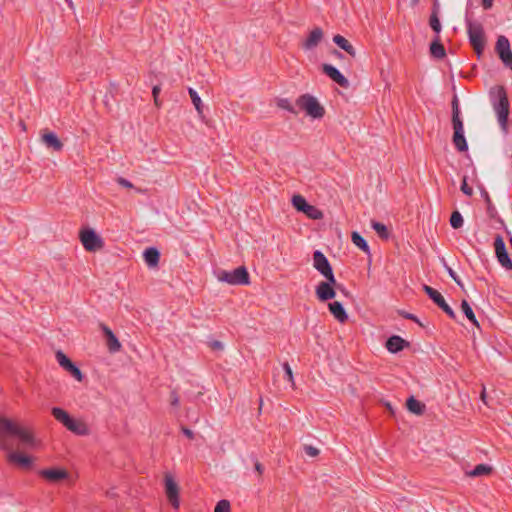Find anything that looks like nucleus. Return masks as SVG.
Here are the masks:
<instances>
[{"label": "nucleus", "instance_id": "1", "mask_svg": "<svg viewBox=\"0 0 512 512\" xmlns=\"http://www.w3.org/2000/svg\"><path fill=\"white\" fill-rule=\"evenodd\" d=\"M8 437H16L20 443L27 447H34L37 441L32 431L21 422L0 414V449L6 452L7 461L20 468L28 469L32 465V458L24 453L14 450Z\"/></svg>", "mask_w": 512, "mask_h": 512}, {"label": "nucleus", "instance_id": "2", "mask_svg": "<svg viewBox=\"0 0 512 512\" xmlns=\"http://www.w3.org/2000/svg\"><path fill=\"white\" fill-rule=\"evenodd\" d=\"M52 415L72 433L81 436L89 434V428L86 423L80 419L72 418L65 410L54 407Z\"/></svg>", "mask_w": 512, "mask_h": 512}, {"label": "nucleus", "instance_id": "3", "mask_svg": "<svg viewBox=\"0 0 512 512\" xmlns=\"http://www.w3.org/2000/svg\"><path fill=\"white\" fill-rule=\"evenodd\" d=\"M218 281L229 285H247L249 284V274L245 267H238L233 271L218 270L215 272Z\"/></svg>", "mask_w": 512, "mask_h": 512}, {"label": "nucleus", "instance_id": "4", "mask_svg": "<svg viewBox=\"0 0 512 512\" xmlns=\"http://www.w3.org/2000/svg\"><path fill=\"white\" fill-rule=\"evenodd\" d=\"M498 102L493 104V109L497 115L501 128L507 130V121L509 116V101L506 91L503 87L497 88Z\"/></svg>", "mask_w": 512, "mask_h": 512}, {"label": "nucleus", "instance_id": "5", "mask_svg": "<svg viewBox=\"0 0 512 512\" xmlns=\"http://www.w3.org/2000/svg\"><path fill=\"white\" fill-rule=\"evenodd\" d=\"M467 32L470 43L474 50L478 54H481L486 44L484 29L482 25L478 22L467 20Z\"/></svg>", "mask_w": 512, "mask_h": 512}, {"label": "nucleus", "instance_id": "6", "mask_svg": "<svg viewBox=\"0 0 512 512\" xmlns=\"http://www.w3.org/2000/svg\"><path fill=\"white\" fill-rule=\"evenodd\" d=\"M297 105L313 118H321L324 115V108L317 99L311 95L305 94L298 98Z\"/></svg>", "mask_w": 512, "mask_h": 512}, {"label": "nucleus", "instance_id": "7", "mask_svg": "<svg viewBox=\"0 0 512 512\" xmlns=\"http://www.w3.org/2000/svg\"><path fill=\"white\" fill-rule=\"evenodd\" d=\"M452 123L454 129L453 143L458 151L465 152L468 150V145L464 136V125L460 117H458L457 111L452 116Z\"/></svg>", "mask_w": 512, "mask_h": 512}, {"label": "nucleus", "instance_id": "8", "mask_svg": "<svg viewBox=\"0 0 512 512\" xmlns=\"http://www.w3.org/2000/svg\"><path fill=\"white\" fill-rule=\"evenodd\" d=\"M313 266L318 270L326 280L331 283H336L332 268L325 255L320 251H315L313 254Z\"/></svg>", "mask_w": 512, "mask_h": 512}, {"label": "nucleus", "instance_id": "9", "mask_svg": "<svg viewBox=\"0 0 512 512\" xmlns=\"http://www.w3.org/2000/svg\"><path fill=\"white\" fill-rule=\"evenodd\" d=\"M39 475L52 484H59L70 479V473L60 467H51L39 471Z\"/></svg>", "mask_w": 512, "mask_h": 512}, {"label": "nucleus", "instance_id": "10", "mask_svg": "<svg viewBox=\"0 0 512 512\" xmlns=\"http://www.w3.org/2000/svg\"><path fill=\"white\" fill-rule=\"evenodd\" d=\"M293 206L298 210L306 214L311 219H321L323 214L315 206L308 204L305 198L301 195H294L292 198Z\"/></svg>", "mask_w": 512, "mask_h": 512}, {"label": "nucleus", "instance_id": "11", "mask_svg": "<svg viewBox=\"0 0 512 512\" xmlns=\"http://www.w3.org/2000/svg\"><path fill=\"white\" fill-rule=\"evenodd\" d=\"M80 239L87 251L94 252L100 250L103 246L102 239L92 229L83 230L80 233Z\"/></svg>", "mask_w": 512, "mask_h": 512}, {"label": "nucleus", "instance_id": "12", "mask_svg": "<svg viewBox=\"0 0 512 512\" xmlns=\"http://www.w3.org/2000/svg\"><path fill=\"white\" fill-rule=\"evenodd\" d=\"M495 49L502 62L512 70V51L508 38L503 35L499 36Z\"/></svg>", "mask_w": 512, "mask_h": 512}, {"label": "nucleus", "instance_id": "13", "mask_svg": "<svg viewBox=\"0 0 512 512\" xmlns=\"http://www.w3.org/2000/svg\"><path fill=\"white\" fill-rule=\"evenodd\" d=\"M165 492L168 498V501L175 508H179V487L175 482L173 477L170 474H165Z\"/></svg>", "mask_w": 512, "mask_h": 512}, {"label": "nucleus", "instance_id": "14", "mask_svg": "<svg viewBox=\"0 0 512 512\" xmlns=\"http://www.w3.org/2000/svg\"><path fill=\"white\" fill-rule=\"evenodd\" d=\"M495 253L499 263L506 269L512 270V261L506 250L504 240L501 236H497L494 243Z\"/></svg>", "mask_w": 512, "mask_h": 512}, {"label": "nucleus", "instance_id": "15", "mask_svg": "<svg viewBox=\"0 0 512 512\" xmlns=\"http://www.w3.org/2000/svg\"><path fill=\"white\" fill-rule=\"evenodd\" d=\"M56 359L59 365L70 373L77 381H82V373L78 367H76L72 361L61 351L56 353Z\"/></svg>", "mask_w": 512, "mask_h": 512}, {"label": "nucleus", "instance_id": "16", "mask_svg": "<svg viewBox=\"0 0 512 512\" xmlns=\"http://www.w3.org/2000/svg\"><path fill=\"white\" fill-rule=\"evenodd\" d=\"M336 283H331L329 280L322 281L318 284L316 288V296L320 301H326L335 297L336 293L334 290V286Z\"/></svg>", "mask_w": 512, "mask_h": 512}, {"label": "nucleus", "instance_id": "17", "mask_svg": "<svg viewBox=\"0 0 512 512\" xmlns=\"http://www.w3.org/2000/svg\"><path fill=\"white\" fill-rule=\"evenodd\" d=\"M323 71L341 87L347 88L349 86V81L334 66L330 64H324Z\"/></svg>", "mask_w": 512, "mask_h": 512}, {"label": "nucleus", "instance_id": "18", "mask_svg": "<svg viewBox=\"0 0 512 512\" xmlns=\"http://www.w3.org/2000/svg\"><path fill=\"white\" fill-rule=\"evenodd\" d=\"M323 31L319 27L314 28L307 39L303 42L302 46L306 50L314 49L322 40Z\"/></svg>", "mask_w": 512, "mask_h": 512}, {"label": "nucleus", "instance_id": "19", "mask_svg": "<svg viewBox=\"0 0 512 512\" xmlns=\"http://www.w3.org/2000/svg\"><path fill=\"white\" fill-rule=\"evenodd\" d=\"M41 140L47 148L53 149L55 151H59L63 147L62 142L59 140L56 134L50 131H45L42 134Z\"/></svg>", "mask_w": 512, "mask_h": 512}, {"label": "nucleus", "instance_id": "20", "mask_svg": "<svg viewBox=\"0 0 512 512\" xmlns=\"http://www.w3.org/2000/svg\"><path fill=\"white\" fill-rule=\"evenodd\" d=\"M102 330L106 337V344L110 352L115 353L121 349V344L112 332L110 328L105 325H102Z\"/></svg>", "mask_w": 512, "mask_h": 512}, {"label": "nucleus", "instance_id": "21", "mask_svg": "<svg viewBox=\"0 0 512 512\" xmlns=\"http://www.w3.org/2000/svg\"><path fill=\"white\" fill-rule=\"evenodd\" d=\"M330 312L332 315L340 322H344L347 320L348 316L343 308L342 304L338 301L329 303L328 305Z\"/></svg>", "mask_w": 512, "mask_h": 512}, {"label": "nucleus", "instance_id": "22", "mask_svg": "<svg viewBox=\"0 0 512 512\" xmlns=\"http://www.w3.org/2000/svg\"><path fill=\"white\" fill-rule=\"evenodd\" d=\"M406 344V341L400 336H392L387 340L386 348L391 353H397L401 351Z\"/></svg>", "mask_w": 512, "mask_h": 512}, {"label": "nucleus", "instance_id": "23", "mask_svg": "<svg viewBox=\"0 0 512 512\" xmlns=\"http://www.w3.org/2000/svg\"><path fill=\"white\" fill-rule=\"evenodd\" d=\"M333 41L334 43L339 46L341 49H343L344 51H346L349 55H351L352 57H354L356 55V51L354 49V47L351 45V43L345 39L343 36L341 35H335L333 37Z\"/></svg>", "mask_w": 512, "mask_h": 512}, {"label": "nucleus", "instance_id": "24", "mask_svg": "<svg viewBox=\"0 0 512 512\" xmlns=\"http://www.w3.org/2000/svg\"><path fill=\"white\" fill-rule=\"evenodd\" d=\"M144 260L146 262V264L150 267H155L157 266L158 262H159V257H160V254H159V251L156 249V248H148L144 251Z\"/></svg>", "mask_w": 512, "mask_h": 512}, {"label": "nucleus", "instance_id": "25", "mask_svg": "<svg viewBox=\"0 0 512 512\" xmlns=\"http://www.w3.org/2000/svg\"><path fill=\"white\" fill-rule=\"evenodd\" d=\"M433 302L438 305L449 317L455 318V313L452 310V308L446 303L444 297L441 295L440 292H437V294L431 298Z\"/></svg>", "mask_w": 512, "mask_h": 512}, {"label": "nucleus", "instance_id": "26", "mask_svg": "<svg viewBox=\"0 0 512 512\" xmlns=\"http://www.w3.org/2000/svg\"><path fill=\"white\" fill-rule=\"evenodd\" d=\"M406 405L407 409L416 415H421L425 408V405L420 401L416 400L414 397H410L407 400Z\"/></svg>", "mask_w": 512, "mask_h": 512}, {"label": "nucleus", "instance_id": "27", "mask_svg": "<svg viewBox=\"0 0 512 512\" xmlns=\"http://www.w3.org/2000/svg\"><path fill=\"white\" fill-rule=\"evenodd\" d=\"M351 239L353 244L357 246L359 249H361L363 252H370L367 242L358 232H352Z\"/></svg>", "mask_w": 512, "mask_h": 512}, {"label": "nucleus", "instance_id": "28", "mask_svg": "<svg viewBox=\"0 0 512 512\" xmlns=\"http://www.w3.org/2000/svg\"><path fill=\"white\" fill-rule=\"evenodd\" d=\"M430 52L436 58H442L445 56L444 46L439 42L438 39L432 42L430 46Z\"/></svg>", "mask_w": 512, "mask_h": 512}, {"label": "nucleus", "instance_id": "29", "mask_svg": "<svg viewBox=\"0 0 512 512\" xmlns=\"http://www.w3.org/2000/svg\"><path fill=\"white\" fill-rule=\"evenodd\" d=\"M371 226L382 239H387L389 237V230L384 224L372 221Z\"/></svg>", "mask_w": 512, "mask_h": 512}, {"label": "nucleus", "instance_id": "30", "mask_svg": "<svg viewBox=\"0 0 512 512\" xmlns=\"http://www.w3.org/2000/svg\"><path fill=\"white\" fill-rule=\"evenodd\" d=\"M461 309L463 313L466 315V317L475 325L478 326V322L476 320L475 314L471 308V306L468 304L466 300H463L461 303Z\"/></svg>", "mask_w": 512, "mask_h": 512}, {"label": "nucleus", "instance_id": "31", "mask_svg": "<svg viewBox=\"0 0 512 512\" xmlns=\"http://www.w3.org/2000/svg\"><path fill=\"white\" fill-rule=\"evenodd\" d=\"M491 472V467L485 464L477 465L472 471L468 473L469 476L478 477L488 475Z\"/></svg>", "mask_w": 512, "mask_h": 512}, {"label": "nucleus", "instance_id": "32", "mask_svg": "<svg viewBox=\"0 0 512 512\" xmlns=\"http://www.w3.org/2000/svg\"><path fill=\"white\" fill-rule=\"evenodd\" d=\"M188 92L191 97L192 103L195 106V109L197 110L198 114L201 115L203 112L201 98L199 97L198 93L193 88H189Z\"/></svg>", "mask_w": 512, "mask_h": 512}, {"label": "nucleus", "instance_id": "33", "mask_svg": "<svg viewBox=\"0 0 512 512\" xmlns=\"http://www.w3.org/2000/svg\"><path fill=\"white\" fill-rule=\"evenodd\" d=\"M464 220L459 211H454L450 218V224L454 229H459L463 226Z\"/></svg>", "mask_w": 512, "mask_h": 512}, {"label": "nucleus", "instance_id": "34", "mask_svg": "<svg viewBox=\"0 0 512 512\" xmlns=\"http://www.w3.org/2000/svg\"><path fill=\"white\" fill-rule=\"evenodd\" d=\"M430 26L436 33L441 31V24L435 12L430 17Z\"/></svg>", "mask_w": 512, "mask_h": 512}, {"label": "nucleus", "instance_id": "35", "mask_svg": "<svg viewBox=\"0 0 512 512\" xmlns=\"http://www.w3.org/2000/svg\"><path fill=\"white\" fill-rule=\"evenodd\" d=\"M214 512H230V503L228 500H221L217 503Z\"/></svg>", "mask_w": 512, "mask_h": 512}, {"label": "nucleus", "instance_id": "36", "mask_svg": "<svg viewBox=\"0 0 512 512\" xmlns=\"http://www.w3.org/2000/svg\"><path fill=\"white\" fill-rule=\"evenodd\" d=\"M283 368L287 381L290 382L292 386H294L293 372L290 365L288 363H284Z\"/></svg>", "mask_w": 512, "mask_h": 512}, {"label": "nucleus", "instance_id": "37", "mask_svg": "<svg viewBox=\"0 0 512 512\" xmlns=\"http://www.w3.org/2000/svg\"><path fill=\"white\" fill-rule=\"evenodd\" d=\"M304 451L310 457H316L319 454V449H317L316 447H313L311 445H305Z\"/></svg>", "mask_w": 512, "mask_h": 512}, {"label": "nucleus", "instance_id": "38", "mask_svg": "<svg viewBox=\"0 0 512 512\" xmlns=\"http://www.w3.org/2000/svg\"><path fill=\"white\" fill-rule=\"evenodd\" d=\"M461 191L467 196H471L473 194V190L471 187L468 186L466 178H464L462 181Z\"/></svg>", "mask_w": 512, "mask_h": 512}, {"label": "nucleus", "instance_id": "39", "mask_svg": "<svg viewBox=\"0 0 512 512\" xmlns=\"http://www.w3.org/2000/svg\"><path fill=\"white\" fill-rule=\"evenodd\" d=\"M423 289H424V291L427 293V295L430 298L434 297L437 294V292H438L437 290H435L434 288H432V287H430L428 285H424Z\"/></svg>", "mask_w": 512, "mask_h": 512}, {"label": "nucleus", "instance_id": "40", "mask_svg": "<svg viewBox=\"0 0 512 512\" xmlns=\"http://www.w3.org/2000/svg\"><path fill=\"white\" fill-rule=\"evenodd\" d=\"M117 182H118L121 186L126 187V188H132V187H133V185H132V183H131V182H129L128 180H126V179H124V178H121V177L117 179Z\"/></svg>", "mask_w": 512, "mask_h": 512}, {"label": "nucleus", "instance_id": "41", "mask_svg": "<svg viewBox=\"0 0 512 512\" xmlns=\"http://www.w3.org/2000/svg\"><path fill=\"white\" fill-rule=\"evenodd\" d=\"M160 93V87L159 86H154L153 87V90H152V94H153V97H154V102L155 104L158 106L159 103H158V95Z\"/></svg>", "mask_w": 512, "mask_h": 512}, {"label": "nucleus", "instance_id": "42", "mask_svg": "<svg viewBox=\"0 0 512 512\" xmlns=\"http://www.w3.org/2000/svg\"><path fill=\"white\" fill-rule=\"evenodd\" d=\"M448 273L449 275L454 279V281L458 284V285H461V282L459 281V279L457 278L455 272L451 269V268H448Z\"/></svg>", "mask_w": 512, "mask_h": 512}, {"label": "nucleus", "instance_id": "43", "mask_svg": "<svg viewBox=\"0 0 512 512\" xmlns=\"http://www.w3.org/2000/svg\"><path fill=\"white\" fill-rule=\"evenodd\" d=\"M482 5L485 9H490L493 5V0H482Z\"/></svg>", "mask_w": 512, "mask_h": 512}, {"label": "nucleus", "instance_id": "44", "mask_svg": "<svg viewBox=\"0 0 512 512\" xmlns=\"http://www.w3.org/2000/svg\"><path fill=\"white\" fill-rule=\"evenodd\" d=\"M171 404L177 406L179 404V398L175 393L171 394Z\"/></svg>", "mask_w": 512, "mask_h": 512}, {"label": "nucleus", "instance_id": "45", "mask_svg": "<svg viewBox=\"0 0 512 512\" xmlns=\"http://www.w3.org/2000/svg\"><path fill=\"white\" fill-rule=\"evenodd\" d=\"M182 431H183V433H184L187 437H189V438H192V437H193V432H192L190 429H188V428H182Z\"/></svg>", "mask_w": 512, "mask_h": 512}, {"label": "nucleus", "instance_id": "46", "mask_svg": "<svg viewBox=\"0 0 512 512\" xmlns=\"http://www.w3.org/2000/svg\"><path fill=\"white\" fill-rule=\"evenodd\" d=\"M455 111H457L458 115L460 114L457 99H454L453 101V115H455Z\"/></svg>", "mask_w": 512, "mask_h": 512}, {"label": "nucleus", "instance_id": "47", "mask_svg": "<svg viewBox=\"0 0 512 512\" xmlns=\"http://www.w3.org/2000/svg\"><path fill=\"white\" fill-rule=\"evenodd\" d=\"M480 398H481V400L483 401V403H484V404H488V403H487V400H486V391H485V388H484V387H483V389H482V392H481Z\"/></svg>", "mask_w": 512, "mask_h": 512}, {"label": "nucleus", "instance_id": "48", "mask_svg": "<svg viewBox=\"0 0 512 512\" xmlns=\"http://www.w3.org/2000/svg\"><path fill=\"white\" fill-rule=\"evenodd\" d=\"M255 469L259 474L263 472V466L259 462H256Z\"/></svg>", "mask_w": 512, "mask_h": 512}, {"label": "nucleus", "instance_id": "49", "mask_svg": "<svg viewBox=\"0 0 512 512\" xmlns=\"http://www.w3.org/2000/svg\"><path fill=\"white\" fill-rule=\"evenodd\" d=\"M405 317L408 318V319H412L414 321H417L416 317L414 315H412V314H407V315H405Z\"/></svg>", "mask_w": 512, "mask_h": 512}, {"label": "nucleus", "instance_id": "50", "mask_svg": "<svg viewBox=\"0 0 512 512\" xmlns=\"http://www.w3.org/2000/svg\"><path fill=\"white\" fill-rule=\"evenodd\" d=\"M214 348L222 349V344L220 342H215L213 345Z\"/></svg>", "mask_w": 512, "mask_h": 512}]
</instances>
